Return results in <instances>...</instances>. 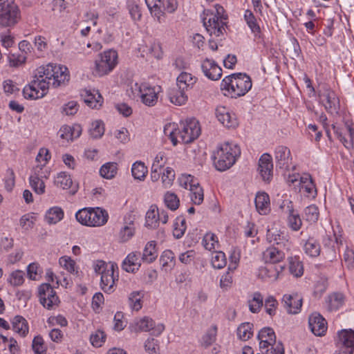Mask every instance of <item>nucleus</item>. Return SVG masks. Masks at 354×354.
Wrapping results in <instances>:
<instances>
[{
  "mask_svg": "<svg viewBox=\"0 0 354 354\" xmlns=\"http://www.w3.org/2000/svg\"><path fill=\"white\" fill-rule=\"evenodd\" d=\"M69 78V72L65 66L50 63L39 66L36 70L33 80L24 87V96L29 99L43 97L50 84L57 88L64 85Z\"/></svg>",
  "mask_w": 354,
  "mask_h": 354,
  "instance_id": "nucleus-1",
  "label": "nucleus"
},
{
  "mask_svg": "<svg viewBox=\"0 0 354 354\" xmlns=\"http://www.w3.org/2000/svg\"><path fill=\"white\" fill-rule=\"evenodd\" d=\"M164 133L169 136L174 146L177 145L180 138L183 143H190L196 139L201 134V128L198 122L194 119H188L181 122L178 127L175 123H169L164 127Z\"/></svg>",
  "mask_w": 354,
  "mask_h": 354,
  "instance_id": "nucleus-2",
  "label": "nucleus"
},
{
  "mask_svg": "<svg viewBox=\"0 0 354 354\" xmlns=\"http://www.w3.org/2000/svg\"><path fill=\"white\" fill-rule=\"evenodd\" d=\"M252 88V80L245 73H234L225 77L221 84V89L225 95L237 97L244 95Z\"/></svg>",
  "mask_w": 354,
  "mask_h": 354,
  "instance_id": "nucleus-3",
  "label": "nucleus"
},
{
  "mask_svg": "<svg viewBox=\"0 0 354 354\" xmlns=\"http://www.w3.org/2000/svg\"><path fill=\"white\" fill-rule=\"evenodd\" d=\"M240 154L241 149L237 145L229 142L221 145L214 153L216 169L221 171L228 169L235 163Z\"/></svg>",
  "mask_w": 354,
  "mask_h": 354,
  "instance_id": "nucleus-4",
  "label": "nucleus"
},
{
  "mask_svg": "<svg viewBox=\"0 0 354 354\" xmlns=\"http://www.w3.org/2000/svg\"><path fill=\"white\" fill-rule=\"evenodd\" d=\"M77 221L82 225L91 227L102 226L106 223L108 213L100 207L83 208L75 214Z\"/></svg>",
  "mask_w": 354,
  "mask_h": 354,
  "instance_id": "nucleus-5",
  "label": "nucleus"
},
{
  "mask_svg": "<svg viewBox=\"0 0 354 354\" xmlns=\"http://www.w3.org/2000/svg\"><path fill=\"white\" fill-rule=\"evenodd\" d=\"M118 64V53L114 50H109L100 54V58L95 62L93 75L102 77L107 75Z\"/></svg>",
  "mask_w": 354,
  "mask_h": 354,
  "instance_id": "nucleus-6",
  "label": "nucleus"
},
{
  "mask_svg": "<svg viewBox=\"0 0 354 354\" xmlns=\"http://www.w3.org/2000/svg\"><path fill=\"white\" fill-rule=\"evenodd\" d=\"M19 19V10L12 0H0V25L8 27L15 25Z\"/></svg>",
  "mask_w": 354,
  "mask_h": 354,
  "instance_id": "nucleus-7",
  "label": "nucleus"
},
{
  "mask_svg": "<svg viewBox=\"0 0 354 354\" xmlns=\"http://www.w3.org/2000/svg\"><path fill=\"white\" fill-rule=\"evenodd\" d=\"M40 304L46 309L51 310L59 303L56 292L49 283L41 284L38 288Z\"/></svg>",
  "mask_w": 354,
  "mask_h": 354,
  "instance_id": "nucleus-8",
  "label": "nucleus"
},
{
  "mask_svg": "<svg viewBox=\"0 0 354 354\" xmlns=\"http://www.w3.org/2000/svg\"><path fill=\"white\" fill-rule=\"evenodd\" d=\"M132 88L138 91L141 102L146 106H153L157 103L158 92L155 87L151 86L147 83H136L134 88Z\"/></svg>",
  "mask_w": 354,
  "mask_h": 354,
  "instance_id": "nucleus-9",
  "label": "nucleus"
},
{
  "mask_svg": "<svg viewBox=\"0 0 354 354\" xmlns=\"http://www.w3.org/2000/svg\"><path fill=\"white\" fill-rule=\"evenodd\" d=\"M279 207L282 212L288 214V226L292 231L299 230L302 225V221L298 212L294 209L292 201L283 200Z\"/></svg>",
  "mask_w": 354,
  "mask_h": 354,
  "instance_id": "nucleus-10",
  "label": "nucleus"
},
{
  "mask_svg": "<svg viewBox=\"0 0 354 354\" xmlns=\"http://www.w3.org/2000/svg\"><path fill=\"white\" fill-rule=\"evenodd\" d=\"M263 257L266 263H270V268L268 270L274 268L276 274H274L275 279L278 277L280 272L283 269V266H273L272 264L280 262L285 257V253L283 250L280 248H276L274 246L268 248L263 253Z\"/></svg>",
  "mask_w": 354,
  "mask_h": 354,
  "instance_id": "nucleus-11",
  "label": "nucleus"
},
{
  "mask_svg": "<svg viewBox=\"0 0 354 354\" xmlns=\"http://www.w3.org/2000/svg\"><path fill=\"white\" fill-rule=\"evenodd\" d=\"M319 97L324 102L326 111L330 113L337 112L339 107V101L335 93L328 86H324L319 91Z\"/></svg>",
  "mask_w": 354,
  "mask_h": 354,
  "instance_id": "nucleus-12",
  "label": "nucleus"
},
{
  "mask_svg": "<svg viewBox=\"0 0 354 354\" xmlns=\"http://www.w3.org/2000/svg\"><path fill=\"white\" fill-rule=\"evenodd\" d=\"M259 174L263 181L270 182L273 174L272 158L269 153H263L259 160Z\"/></svg>",
  "mask_w": 354,
  "mask_h": 354,
  "instance_id": "nucleus-13",
  "label": "nucleus"
},
{
  "mask_svg": "<svg viewBox=\"0 0 354 354\" xmlns=\"http://www.w3.org/2000/svg\"><path fill=\"white\" fill-rule=\"evenodd\" d=\"M43 177L46 178V175L44 174L42 167L36 166L33 169L32 174L30 176V185L34 192L37 194H43L45 192V184Z\"/></svg>",
  "mask_w": 354,
  "mask_h": 354,
  "instance_id": "nucleus-14",
  "label": "nucleus"
},
{
  "mask_svg": "<svg viewBox=\"0 0 354 354\" xmlns=\"http://www.w3.org/2000/svg\"><path fill=\"white\" fill-rule=\"evenodd\" d=\"M215 113L218 120L227 128H235L238 126L235 114L230 112L226 107H217Z\"/></svg>",
  "mask_w": 354,
  "mask_h": 354,
  "instance_id": "nucleus-15",
  "label": "nucleus"
},
{
  "mask_svg": "<svg viewBox=\"0 0 354 354\" xmlns=\"http://www.w3.org/2000/svg\"><path fill=\"white\" fill-rule=\"evenodd\" d=\"M339 341L337 346L343 351H354V330L351 329H343L338 333Z\"/></svg>",
  "mask_w": 354,
  "mask_h": 354,
  "instance_id": "nucleus-16",
  "label": "nucleus"
},
{
  "mask_svg": "<svg viewBox=\"0 0 354 354\" xmlns=\"http://www.w3.org/2000/svg\"><path fill=\"white\" fill-rule=\"evenodd\" d=\"M115 283L114 266L111 264L109 269H104L102 272L100 286L105 292L111 293L115 290Z\"/></svg>",
  "mask_w": 354,
  "mask_h": 354,
  "instance_id": "nucleus-17",
  "label": "nucleus"
},
{
  "mask_svg": "<svg viewBox=\"0 0 354 354\" xmlns=\"http://www.w3.org/2000/svg\"><path fill=\"white\" fill-rule=\"evenodd\" d=\"M308 324L312 333L316 336H322L327 330L324 318L318 313H313L308 319Z\"/></svg>",
  "mask_w": 354,
  "mask_h": 354,
  "instance_id": "nucleus-18",
  "label": "nucleus"
},
{
  "mask_svg": "<svg viewBox=\"0 0 354 354\" xmlns=\"http://www.w3.org/2000/svg\"><path fill=\"white\" fill-rule=\"evenodd\" d=\"M201 68L209 80H217L222 76L221 68L214 60L205 59L201 64Z\"/></svg>",
  "mask_w": 354,
  "mask_h": 354,
  "instance_id": "nucleus-19",
  "label": "nucleus"
},
{
  "mask_svg": "<svg viewBox=\"0 0 354 354\" xmlns=\"http://www.w3.org/2000/svg\"><path fill=\"white\" fill-rule=\"evenodd\" d=\"M282 301L289 314L298 313L302 306V299L297 294L284 295Z\"/></svg>",
  "mask_w": 354,
  "mask_h": 354,
  "instance_id": "nucleus-20",
  "label": "nucleus"
},
{
  "mask_svg": "<svg viewBox=\"0 0 354 354\" xmlns=\"http://www.w3.org/2000/svg\"><path fill=\"white\" fill-rule=\"evenodd\" d=\"M136 326L138 327L139 330L142 331L147 332L151 330V334L156 336L160 335L165 330V326L162 324L155 326L153 320L149 317H144L142 319H140L137 322Z\"/></svg>",
  "mask_w": 354,
  "mask_h": 354,
  "instance_id": "nucleus-21",
  "label": "nucleus"
},
{
  "mask_svg": "<svg viewBox=\"0 0 354 354\" xmlns=\"http://www.w3.org/2000/svg\"><path fill=\"white\" fill-rule=\"evenodd\" d=\"M267 239L270 243H272L273 245H276V248H280L283 250L289 249L290 243L283 232L274 229L268 230Z\"/></svg>",
  "mask_w": 354,
  "mask_h": 354,
  "instance_id": "nucleus-22",
  "label": "nucleus"
},
{
  "mask_svg": "<svg viewBox=\"0 0 354 354\" xmlns=\"http://www.w3.org/2000/svg\"><path fill=\"white\" fill-rule=\"evenodd\" d=\"M277 166L281 169H288L290 160V151L284 146H278L274 151Z\"/></svg>",
  "mask_w": 354,
  "mask_h": 354,
  "instance_id": "nucleus-23",
  "label": "nucleus"
},
{
  "mask_svg": "<svg viewBox=\"0 0 354 354\" xmlns=\"http://www.w3.org/2000/svg\"><path fill=\"white\" fill-rule=\"evenodd\" d=\"M140 252H133L128 254L122 263V268L128 272H134L139 269L142 261Z\"/></svg>",
  "mask_w": 354,
  "mask_h": 354,
  "instance_id": "nucleus-24",
  "label": "nucleus"
},
{
  "mask_svg": "<svg viewBox=\"0 0 354 354\" xmlns=\"http://www.w3.org/2000/svg\"><path fill=\"white\" fill-rule=\"evenodd\" d=\"M203 25L210 35H214L216 37H219L223 35L225 30L223 26L224 23L215 19V17H209L207 21H206V18H204Z\"/></svg>",
  "mask_w": 354,
  "mask_h": 354,
  "instance_id": "nucleus-25",
  "label": "nucleus"
},
{
  "mask_svg": "<svg viewBox=\"0 0 354 354\" xmlns=\"http://www.w3.org/2000/svg\"><path fill=\"white\" fill-rule=\"evenodd\" d=\"M254 203L256 209L260 214L266 215L270 212V197L266 192H258Z\"/></svg>",
  "mask_w": 354,
  "mask_h": 354,
  "instance_id": "nucleus-26",
  "label": "nucleus"
},
{
  "mask_svg": "<svg viewBox=\"0 0 354 354\" xmlns=\"http://www.w3.org/2000/svg\"><path fill=\"white\" fill-rule=\"evenodd\" d=\"M59 136L62 139L66 140H73L79 138L82 133V127L80 124H74L73 126H63L59 131Z\"/></svg>",
  "mask_w": 354,
  "mask_h": 354,
  "instance_id": "nucleus-27",
  "label": "nucleus"
},
{
  "mask_svg": "<svg viewBox=\"0 0 354 354\" xmlns=\"http://www.w3.org/2000/svg\"><path fill=\"white\" fill-rule=\"evenodd\" d=\"M168 97L170 102L177 106H181L187 100V96L185 91L179 88L178 86L172 88L169 91Z\"/></svg>",
  "mask_w": 354,
  "mask_h": 354,
  "instance_id": "nucleus-28",
  "label": "nucleus"
},
{
  "mask_svg": "<svg viewBox=\"0 0 354 354\" xmlns=\"http://www.w3.org/2000/svg\"><path fill=\"white\" fill-rule=\"evenodd\" d=\"M176 81V86H178L179 88L185 91L192 88L196 82V78L193 77L190 73L183 72L178 75Z\"/></svg>",
  "mask_w": 354,
  "mask_h": 354,
  "instance_id": "nucleus-29",
  "label": "nucleus"
},
{
  "mask_svg": "<svg viewBox=\"0 0 354 354\" xmlns=\"http://www.w3.org/2000/svg\"><path fill=\"white\" fill-rule=\"evenodd\" d=\"M12 329L21 336L25 337L28 333V325L25 318L17 315L12 321Z\"/></svg>",
  "mask_w": 354,
  "mask_h": 354,
  "instance_id": "nucleus-30",
  "label": "nucleus"
},
{
  "mask_svg": "<svg viewBox=\"0 0 354 354\" xmlns=\"http://www.w3.org/2000/svg\"><path fill=\"white\" fill-rule=\"evenodd\" d=\"M84 102L92 109H97L102 106L103 100L100 93L94 90L93 92L86 91Z\"/></svg>",
  "mask_w": 354,
  "mask_h": 354,
  "instance_id": "nucleus-31",
  "label": "nucleus"
},
{
  "mask_svg": "<svg viewBox=\"0 0 354 354\" xmlns=\"http://www.w3.org/2000/svg\"><path fill=\"white\" fill-rule=\"evenodd\" d=\"M158 257V253L156 250V243L154 241H150L147 243L145 247L142 260L143 262L150 263H152Z\"/></svg>",
  "mask_w": 354,
  "mask_h": 354,
  "instance_id": "nucleus-32",
  "label": "nucleus"
},
{
  "mask_svg": "<svg viewBox=\"0 0 354 354\" xmlns=\"http://www.w3.org/2000/svg\"><path fill=\"white\" fill-rule=\"evenodd\" d=\"M144 291H133L129 294L128 297V302L130 308L136 311H138L142 308V299L144 297Z\"/></svg>",
  "mask_w": 354,
  "mask_h": 354,
  "instance_id": "nucleus-33",
  "label": "nucleus"
},
{
  "mask_svg": "<svg viewBox=\"0 0 354 354\" xmlns=\"http://www.w3.org/2000/svg\"><path fill=\"white\" fill-rule=\"evenodd\" d=\"M305 253L311 257H316L319 255L321 247L319 243L313 238L308 239L304 245Z\"/></svg>",
  "mask_w": 354,
  "mask_h": 354,
  "instance_id": "nucleus-34",
  "label": "nucleus"
},
{
  "mask_svg": "<svg viewBox=\"0 0 354 354\" xmlns=\"http://www.w3.org/2000/svg\"><path fill=\"white\" fill-rule=\"evenodd\" d=\"M64 217V212L59 207H53L48 209L45 215L46 221L51 225L60 221Z\"/></svg>",
  "mask_w": 354,
  "mask_h": 354,
  "instance_id": "nucleus-35",
  "label": "nucleus"
},
{
  "mask_svg": "<svg viewBox=\"0 0 354 354\" xmlns=\"http://www.w3.org/2000/svg\"><path fill=\"white\" fill-rule=\"evenodd\" d=\"M244 18L251 31L254 34V37L260 38L261 28L253 13L250 10H247L245 12Z\"/></svg>",
  "mask_w": 354,
  "mask_h": 354,
  "instance_id": "nucleus-36",
  "label": "nucleus"
},
{
  "mask_svg": "<svg viewBox=\"0 0 354 354\" xmlns=\"http://www.w3.org/2000/svg\"><path fill=\"white\" fill-rule=\"evenodd\" d=\"M148 172L147 167L141 161L134 162L131 167L132 176L135 179L144 180Z\"/></svg>",
  "mask_w": 354,
  "mask_h": 354,
  "instance_id": "nucleus-37",
  "label": "nucleus"
},
{
  "mask_svg": "<svg viewBox=\"0 0 354 354\" xmlns=\"http://www.w3.org/2000/svg\"><path fill=\"white\" fill-rule=\"evenodd\" d=\"M158 208L156 205H151L146 214V225L151 228H155L158 225Z\"/></svg>",
  "mask_w": 354,
  "mask_h": 354,
  "instance_id": "nucleus-38",
  "label": "nucleus"
},
{
  "mask_svg": "<svg viewBox=\"0 0 354 354\" xmlns=\"http://www.w3.org/2000/svg\"><path fill=\"white\" fill-rule=\"evenodd\" d=\"M344 301V297L342 293H333L328 298V309L330 311L337 310L343 305Z\"/></svg>",
  "mask_w": 354,
  "mask_h": 354,
  "instance_id": "nucleus-39",
  "label": "nucleus"
},
{
  "mask_svg": "<svg viewBox=\"0 0 354 354\" xmlns=\"http://www.w3.org/2000/svg\"><path fill=\"white\" fill-rule=\"evenodd\" d=\"M117 163L107 162L101 167L100 169V174L101 176L104 178L111 179L117 174Z\"/></svg>",
  "mask_w": 354,
  "mask_h": 354,
  "instance_id": "nucleus-40",
  "label": "nucleus"
},
{
  "mask_svg": "<svg viewBox=\"0 0 354 354\" xmlns=\"http://www.w3.org/2000/svg\"><path fill=\"white\" fill-rule=\"evenodd\" d=\"M187 229L185 218L183 216H178L174 223L173 234L176 239H180Z\"/></svg>",
  "mask_w": 354,
  "mask_h": 354,
  "instance_id": "nucleus-41",
  "label": "nucleus"
},
{
  "mask_svg": "<svg viewBox=\"0 0 354 354\" xmlns=\"http://www.w3.org/2000/svg\"><path fill=\"white\" fill-rule=\"evenodd\" d=\"M145 2L151 13L160 21V17L163 15L162 0H145Z\"/></svg>",
  "mask_w": 354,
  "mask_h": 354,
  "instance_id": "nucleus-42",
  "label": "nucleus"
},
{
  "mask_svg": "<svg viewBox=\"0 0 354 354\" xmlns=\"http://www.w3.org/2000/svg\"><path fill=\"white\" fill-rule=\"evenodd\" d=\"M164 203L167 208L171 211L176 210L180 205V200L178 196L170 192H167L164 196Z\"/></svg>",
  "mask_w": 354,
  "mask_h": 354,
  "instance_id": "nucleus-43",
  "label": "nucleus"
},
{
  "mask_svg": "<svg viewBox=\"0 0 354 354\" xmlns=\"http://www.w3.org/2000/svg\"><path fill=\"white\" fill-rule=\"evenodd\" d=\"M73 184L72 179L66 172H61L57 174L55 179V185L63 189H69Z\"/></svg>",
  "mask_w": 354,
  "mask_h": 354,
  "instance_id": "nucleus-44",
  "label": "nucleus"
},
{
  "mask_svg": "<svg viewBox=\"0 0 354 354\" xmlns=\"http://www.w3.org/2000/svg\"><path fill=\"white\" fill-rule=\"evenodd\" d=\"M263 305V297L259 292L253 294L252 300L249 301L250 310L253 313H258Z\"/></svg>",
  "mask_w": 354,
  "mask_h": 354,
  "instance_id": "nucleus-45",
  "label": "nucleus"
},
{
  "mask_svg": "<svg viewBox=\"0 0 354 354\" xmlns=\"http://www.w3.org/2000/svg\"><path fill=\"white\" fill-rule=\"evenodd\" d=\"M252 324L245 322L241 324L237 328V335L239 339L246 341L252 335Z\"/></svg>",
  "mask_w": 354,
  "mask_h": 354,
  "instance_id": "nucleus-46",
  "label": "nucleus"
},
{
  "mask_svg": "<svg viewBox=\"0 0 354 354\" xmlns=\"http://www.w3.org/2000/svg\"><path fill=\"white\" fill-rule=\"evenodd\" d=\"M191 199L195 205H200L203 201V190L197 185H191Z\"/></svg>",
  "mask_w": 354,
  "mask_h": 354,
  "instance_id": "nucleus-47",
  "label": "nucleus"
},
{
  "mask_svg": "<svg viewBox=\"0 0 354 354\" xmlns=\"http://www.w3.org/2000/svg\"><path fill=\"white\" fill-rule=\"evenodd\" d=\"M104 133V127L102 121L97 120L92 123L91 127L89 129V133L93 138H100L103 136Z\"/></svg>",
  "mask_w": 354,
  "mask_h": 354,
  "instance_id": "nucleus-48",
  "label": "nucleus"
},
{
  "mask_svg": "<svg viewBox=\"0 0 354 354\" xmlns=\"http://www.w3.org/2000/svg\"><path fill=\"white\" fill-rule=\"evenodd\" d=\"M319 212L318 208L315 205L306 207L304 209V216L307 221L315 223L318 220Z\"/></svg>",
  "mask_w": 354,
  "mask_h": 354,
  "instance_id": "nucleus-49",
  "label": "nucleus"
},
{
  "mask_svg": "<svg viewBox=\"0 0 354 354\" xmlns=\"http://www.w3.org/2000/svg\"><path fill=\"white\" fill-rule=\"evenodd\" d=\"M162 183L165 188L169 187L175 178V172L171 167H167L162 172Z\"/></svg>",
  "mask_w": 354,
  "mask_h": 354,
  "instance_id": "nucleus-50",
  "label": "nucleus"
},
{
  "mask_svg": "<svg viewBox=\"0 0 354 354\" xmlns=\"http://www.w3.org/2000/svg\"><path fill=\"white\" fill-rule=\"evenodd\" d=\"M8 281L13 286L22 285L24 281V272L19 270H15L10 273Z\"/></svg>",
  "mask_w": 354,
  "mask_h": 354,
  "instance_id": "nucleus-51",
  "label": "nucleus"
},
{
  "mask_svg": "<svg viewBox=\"0 0 354 354\" xmlns=\"http://www.w3.org/2000/svg\"><path fill=\"white\" fill-rule=\"evenodd\" d=\"M59 263L70 273L78 274V271L75 267V262L71 257L64 256L59 259Z\"/></svg>",
  "mask_w": 354,
  "mask_h": 354,
  "instance_id": "nucleus-52",
  "label": "nucleus"
},
{
  "mask_svg": "<svg viewBox=\"0 0 354 354\" xmlns=\"http://www.w3.org/2000/svg\"><path fill=\"white\" fill-rule=\"evenodd\" d=\"M258 339L268 340L270 342H276V335L274 330L270 327L262 328L258 334Z\"/></svg>",
  "mask_w": 354,
  "mask_h": 354,
  "instance_id": "nucleus-53",
  "label": "nucleus"
},
{
  "mask_svg": "<svg viewBox=\"0 0 354 354\" xmlns=\"http://www.w3.org/2000/svg\"><path fill=\"white\" fill-rule=\"evenodd\" d=\"M217 327L213 326L207 333L203 335L202 338V344L207 347L212 344L216 340Z\"/></svg>",
  "mask_w": 354,
  "mask_h": 354,
  "instance_id": "nucleus-54",
  "label": "nucleus"
},
{
  "mask_svg": "<svg viewBox=\"0 0 354 354\" xmlns=\"http://www.w3.org/2000/svg\"><path fill=\"white\" fill-rule=\"evenodd\" d=\"M32 347L35 354H46V353L44 339L39 335L35 337L33 339Z\"/></svg>",
  "mask_w": 354,
  "mask_h": 354,
  "instance_id": "nucleus-55",
  "label": "nucleus"
},
{
  "mask_svg": "<svg viewBox=\"0 0 354 354\" xmlns=\"http://www.w3.org/2000/svg\"><path fill=\"white\" fill-rule=\"evenodd\" d=\"M212 264L214 268L221 269L226 265V258L225 253L223 252H216L212 257Z\"/></svg>",
  "mask_w": 354,
  "mask_h": 354,
  "instance_id": "nucleus-56",
  "label": "nucleus"
},
{
  "mask_svg": "<svg viewBox=\"0 0 354 354\" xmlns=\"http://www.w3.org/2000/svg\"><path fill=\"white\" fill-rule=\"evenodd\" d=\"M106 335L100 330H97L95 333L92 334L90 337L91 344L95 347H100L104 342Z\"/></svg>",
  "mask_w": 354,
  "mask_h": 354,
  "instance_id": "nucleus-57",
  "label": "nucleus"
},
{
  "mask_svg": "<svg viewBox=\"0 0 354 354\" xmlns=\"http://www.w3.org/2000/svg\"><path fill=\"white\" fill-rule=\"evenodd\" d=\"M42 270L37 263H32L27 268V274L31 280H37V276H40Z\"/></svg>",
  "mask_w": 354,
  "mask_h": 354,
  "instance_id": "nucleus-58",
  "label": "nucleus"
},
{
  "mask_svg": "<svg viewBox=\"0 0 354 354\" xmlns=\"http://www.w3.org/2000/svg\"><path fill=\"white\" fill-rule=\"evenodd\" d=\"M217 243L216 236L212 233H207L203 239V246L209 251L215 248V244Z\"/></svg>",
  "mask_w": 354,
  "mask_h": 354,
  "instance_id": "nucleus-59",
  "label": "nucleus"
},
{
  "mask_svg": "<svg viewBox=\"0 0 354 354\" xmlns=\"http://www.w3.org/2000/svg\"><path fill=\"white\" fill-rule=\"evenodd\" d=\"M278 305L277 301L272 296H269L265 301V308L266 313L272 316L275 314L276 308Z\"/></svg>",
  "mask_w": 354,
  "mask_h": 354,
  "instance_id": "nucleus-60",
  "label": "nucleus"
},
{
  "mask_svg": "<svg viewBox=\"0 0 354 354\" xmlns=\"http://www.w3.org/2000/svg\"><path fill=\"white\" fill-rule=\"evenodd\" d=\"M134 234V227L131 225H126L120 232V239L122 242H126Z\"/></svg>",
  "mask_w": 354,
  "mask_h": 354,
  "instance_id": "nucleus-61",
  "label": "nucleus"
},
{
  "mask_svg": "<svg viewBox=\"0 0 354 354\" xmlns=\"http://www.w3.org/2000/svg\"><path fill=\"white\" fill-rule=\"evenodd\" d=\"M289 270L290 273L297 277H301L304 272L302 263L299 261H291Z\"/></svg>",
  "mask_w": 354,
  "mask_h": 354,
  "instance_id": "nucleus-62",
  "label": "nucleus"
},
{
  "mask_svg": "<svg viewBox=\"0 0 354 354\" xmlns=\"http://www.w3.org/2000/svg\"><path fill=\"white\" fill-rule=\"evenodd\" d=\"M145 348L150 354L156 353L159 350L158 340L153 337L148 338L145 343Z\"/></svg>",
  "mask_w": 354,
  "mask_h": 354,
  "instance_id": "nucleus-63",
  "label": "nucleus"
},
{
  "mask_svg": "<svg viewBox=\"0 0 354 354\" xmlns=\"http://www.w3.org/2000/svg\"><path fill=\"white\" fill-rule=\"evenodd\" d=\"M50 158V156L48 150L44 148L40 149L39 153L36 157V160L40 163V165H38L37 166H40L43 168Z\"/></svg>",
  "mask_w": 354,
  "mask_h": 354,
  "instance_id": "nucleus-64",
  "label": "nucleus"
}]
</instances>
